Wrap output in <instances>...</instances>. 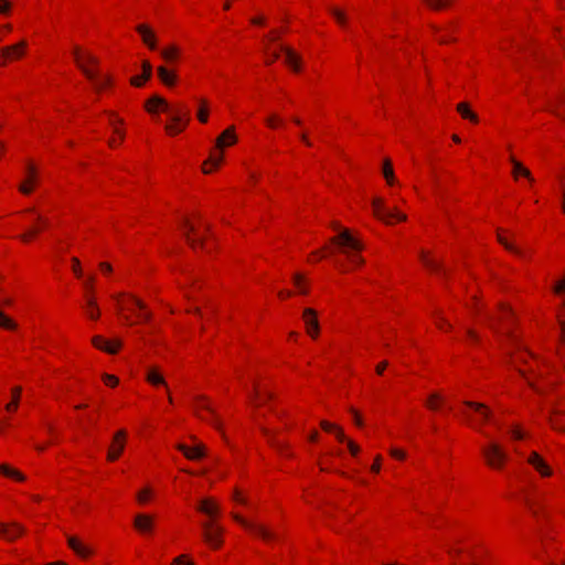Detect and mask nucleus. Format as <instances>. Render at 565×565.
Returning a JSON list of instances; mask_svg holds the SVG:
<instances>
[{"mask_svg": "<svg viewBox=\"0 0 565 565\" xmlns=\"http://www.w3.org/2000/svg\"><path fill=\"white\" fill-rule=\"evenodd\" d=\"M75 62L83 74L93 82L97 92L111 84V78L108 75H103L98 70V58L90 53H82L76 46L73 51Z\"/></svg>", "mask_w": 565, "mask_h": 565, "instance_id": "nucleus-1", "label": "nucleus"}, {"mask_svg": "<svg viewBox=\"0 0 565 565\" xmlns=\"http://www.w3.org/2000/svg\"><path fill=\"white\" fill-rule=\"evenodd\" d=\"M481 452L487 465L494 469H501L509 458L503 447L497 441H490L482 447Z\"/></svg>", "mask_w": 565, "mask_h": 565, "instance_id": "nucleus-2", "label": "nucleus"}, {"mask_svg": "<svg viewBox=\"0 0 565 565\" xmlns=\"http://www.w3.org/2000/svg\"><path fill=\"white\" fill-rule=\"evenodd\" d=\"M374 215L383 222L391 224L393 220L405 221L406 215L397 210H390L385 207L384 201L381 198H375L372 201Z\"/></svg>", "mask_w": 565, "mask_h": 565, "instance_id": "nucleus-3", "label": "nucleus"}, {"mask_svg": "<svg viewBox=\"0 0 565 565\" xmlns=\"http://www.w3.org/2000/svg\"><path fill=\"white\" fill-rule=\"evenodd\" d=\"M223 531V527L213 522L203 523V537L214 548L221 546Z\"/></svg>", "mask_w": 565, "mask_h": 565, "instance_id": "nucleus-4", "label": "nucleus"}, {"mask_svg": "<svg viewBox=\"0 0 565 565\" xmlns=\"http://www.w3.org/2000/svg\"><path fill=\"white\" fill-rule=\"evenodd\" d=\"M331 242L340 245L343 253H347V249H362V244L356 238H354L348 230L341 231L338 236H334L331 239Z\"/></svg>", "mask_w": 565, "mask_h": 565, "instance_id": "nucleus-5", "label": "nucleus"}, {"mask_svg": "<svg viewBox=\"0 0 565 565\" xmlns=\"http://www.w3.org/2000/svg\"><path fill=\"white\" fill-rule=\"evenodd\" d=\"M26 42L20 41L14 45L4 46L0 51V66L4 65L7 61L19 58L24 54Z\"/></svg>", "mask_w": 565, "mask_h": 565, "instance_id": "nucleus-6", "label": "nucleus"}, {"mask_svg": "<svg viewBox=\"0 0 565 565\" xmlns=\"http://www.w3.org/2000/svg\"><path fill=\"white\" fill-rule=\"evenodd\" d=\"M126 430L120 429L114 435L113 444L108 450L107 459L115 461L119 458L125 448Z\"/></svg>", "mask_w": 565, "mask_h": 565, "instance_id": "nucleus-7", "label": "nucleus"}, {"mask_svg": "<svg viewBox=\"0 0 565 565\" xmlns=\"http://www.w3.org/2000/svg\"><path fill=\"white\" fill-rule=\"evenodd\" d=\"M302 319L306 324L308 334L312 338H316L319 333L317 312L311 308H306L302 313Z\"/></svg>", "mask_w": 565, "mask_h": 565, "instance_id": "nucleus-8", "label": "nucleus"}, {"mask_svg": "<svg viewBox=\"0 0 565 565\" xmlns=\"http://www.w3.org/2000/svg\"><path fill=\"white\" fill-rule=\"evenodd\" d=\"M234 520L241 523L243 526H245L247 530L252 531L253 533L262 536L264 540H270L274 537L273 533H270L265 526L248 522L244 520L242 516L234 514Z\"/></svg>", "mask_w": 565, "mask_h": 565, "instance_id": "nucleus-9", "label": "nucleus"}, {"mask_svg": "<svg viewBox=\"0 0 565 565\" xmlns=\"http://www.w3.org/2000/svg\"><path fill=\"white\" fill-rule=\"evenodd\" d=\"M92 342L96 348L104 350L105 352H108L110 354L116 353L117 350L121 347V342L119 340L108 341L104 340L100 335H95L92 339Z\"/></svg>", "mask_w": 565, "mask_h": 565, "instance_id": "nucleus-10", "label": "nucleus"}, {"mask_svg": "<svg viewBox=\"0 0 565 565\" xmlns=\"http://www.w3.org/2000/svg\"><path fill=\"white\" fill-rule=\"evenodd\" d=\"M194 406H195L196 412L199 409L207 411L212 415L211 423L216 428H218V429L221 428V422H220L218 417L216 416L214 408L207 403L205 396H196Z\"/></svg>", "mask_w": 565, "mask_h": 565, "instance_id": "nucleus-11", "label": "nucleus"}, {"mask_svg": "<svg viewBox=\"0 0 565 565\" xmlns=\"http://www.w3.org/2000/svg\"><path fill=\"white\" fill-rule=\"evenodd\" d=\"M137 32L141 35L143 43L150 49H157L156 36L152 30L146 24H139L136 28Z\"/></svg>", "mask_w": 565, "mask_h": 565, "instance_id": "nucleus-12", "label": "nucleus"}, {"mask_svg": "<svg viewBox=\"0 0 565 565\" xmlns=\"http://www.w3.org/2000/svg\"><path fill=\"white\" fill-rule=\"evenodd\" d=\"M178 449L183 452V455L191 460L201 459L205 455L204 446L199 444L193 448H190L183 444L178 445Z\"/></svg>", "mask_w": 565, "mask_h": 565, "instance_id": "nucleus-13", "label": "nucleus"}, {"mask_svg": "<svg viewBox=\"0 0 565 565\" xmlns=\"http://www.w3.org/2000/svg\"><path fill=\"white\" fill-rule=\"evenodd\" d=\"M529 463H531L542 476H551L552 470L546 465V462L540 457L537 452H532L527 459Z\"/></svg>", "mask_w": 565, "mask_h": 565, "instance_id": "nucleus-14", "label": "nucleus"}, {"mask_svg": "<svg viewBox=\"0 0 565 565\" xmlns=\"http://www.w3.org/2000/svg\"><path fill=\"white\" fill-rule=\"evenodd\" d=\"M134 524L138 531L146 533L152 530L153 518L148 514H137Z\"/></svg>", "mask_w": 565, "mask_h": 565, "instance_id": "nucleus-15", "label": "nucleus"}, {"mask_svg": "<svg viewBox=\"0 0 565 565\" xmlns=\"http://www.w3.org/2000/svg\"><path fill=\"white\" fill-rule=\"evenodd\" d=\"M23 533V529L18 524L9 526L8 524L0 523V536L12 541Z\"/></svg>", "mask_w": 565, "mask_h": 565, "instance_id": "nucleus-16", "label": "nucleus"}, {"mask_svg": "<svg viewBox=\"0 0 565 565\" xmlns=\"http://www.w3.org/2000/svg\"><path fill=\"white\" fill-rule=\"evenodd\" d=\"M171 113V120L177 125L183 122L186 126L189 121V110L184 106H178L169 110Z\"/></svg>", "mask_w": 565, "mask_h": 565, "instance_id": "nucleus-17", "label": "nucleus"}, {"mask_svg": "<svg viewBox=\"0 0 565 565\" xmlns=\"http://www.w3.org/2000/svg\"><path fill=\"white\" fill-rule=\"evenodd\" d=\"M198 510L212 519L216 516L220 511L218 507L213 502L212 499L209 498L203 499L200 502Z\"/></svg>", "mask_w": 565, "mask_h": 565, "instance_id": "nucleus-18", "label": "nucleus"}, {"mask_svg": "<svg viewBox=\"0 0 565 565\" xmlns=\"http://www.w3.org/2000/svg\"><path fill=\"white\" fill-rule=\"evenodd\" d=\"M184 226L186 228V233H185V239L186 242L189 243V245L192 247V248H196V247H203L204 246V241L203 238L201 237H192L191 234H194L195 233V227L190 224L189 221H185L184 222Z\"/></svg>", "mask_w": 565, "mask_h": 565, "instance_id": "nucleus-19", "label": "nucleus"}, {"mask_svg": "<svg viewBox=\"0 0 565 565\" xmlns=\"http://www.w3.org/2000/svg\"><path fill=\"white\" fill-rule=\"evenodd\" d=\"M68 546L81 557L86 558L90 555V550L84 546L76 537L70 536L67 539Z\"/></svg>", "mask_w": 565, "mask_h": 565, "instance_id": "nucleus-20", "label": "nucleus"}, {"mask_svg": "<svg viewBox=\"0 0 565 565\" xmlns=\"http://www.w3.org/2000/svg\"><path fill=\"white\" fill-rule=\"evenodd\" d=\"M158 107H162L163 110H166V111L169 110V106H168L167 102L158 95L150 97L146 103V109L149 113H154Z\"/></svg>", "mask_w": 565, "mask_h": 565, "instance_id": "nucleus-21", "label": "nucleus"}, {"mask_svg": "<svg viewBox=\"0 0 565 565\" xmlns=\"http://www.w3.org/2000/svg\"><path fill=\"white\" fill-rule=\"evenodd\" d=\"M236 142V136L234 134V127H230L216 139V147L222 148L225 145H233Z\"/></svg>", "mask_w": 565, "mask_h": 565, "instance_id": "nucleus-22", "label": "nucleus"}, {"mask_svg": "<svg viewBox=\"0 0 565 565\" xmlns=\"http://www.w3.org/2000/svg\"><path fill=\"white\" fill-rule=\"evenodd\" d=\"M548 110L565 120V97H557L551 102Z\"/></svg>", "mask_w": 565, "mask_h": 565, "instance_id": "nucleus-23", "label": "nucleus"}, {"mask_svg": "<svg viewBox=\"0 0 565 565\" xmlns=\"http://www.w3.org/2000/svg\"><path fill=\"white\" fill-rule=\"evenodd\" d=\"M419 256H420V259L424 263V265L427 266L429 269H431L433 271H436L438 274L446 275V270L444 269V267L440 263L428 258L427 255L423 250L420 252Z\"/></svg>", "mask_w": 565, "mask_h": 565, "instance_id": "nucleus-24", "label": "nucleus"}, {"mask_svg": "<svg viewBox=\"0 0 565 565\" xmlns=\"http://www.w3.org/2000/svg\"><path fill=\"white\" fill-rule=\"evenodd\" d=\"M511 162L513 166L512 173H513L514 178H518L519 175H523L526 179H529L530 181H533L530 170L526 169L525 167H523V164L521 162L515 160L513 157H511Z\"/></svg>", "mask_w": 565, "mask_h": 565, "instance_id": "nucleus-25", "label": "nucleus"}, {"mask_svg": "<svg viewBox=\"0 0 565 565\" xmlns=\"http://www.w3.org/2000/svg\"><path fill=\"white\" fill-rule=\"evenodd\" d=\"M281 50L286 55V63L290 65L295 71H299L300 57L289 47L281 46Z\"/></svg>", "mask_w": 565, "mask_h": 565, "instance_id": "nucleus-26", "label": "nucleus"}, {"mask_svg": "<svg viewBox=\"0 0 565 565\" xmlns=\"http://www.w3.org/2000/svg\"><path fill=\"white\" fill-rule=\"evenodd\" d=\"M465 404L468 407H470L473 411H476L477 413H479L481 415V418H483L486 420H489L491 418V413H490V411L487 408V406L484 404L475 403V402H465Z\"/></svg>", "mask_w": 565, "mask_h": 565, "instance_id": "nucleus-27", "label": "nucleus"}, {"mask_svg": "<svg viewBox=\"0 0 565 565\" xmlns=\"http://www.w3.org/2000/svg\"><path fill=\"white\" fill-rule=\"evenodd\" d=\"M0 473L6 477L13 478L18 481L24 480V476L20 471L15 470L14 468H12L6 463L0 465Z\"/></svg>", "mask_w": 565, "mask_h": 565, "instance_id": "nucleus-28", "label": "nucleus"}, {"mask_svg": "<svg viewBox=\"0 0 565 565\" xmlns=\"http://www.w3.org/2000/svg\"><path fill=\"white\" fill-rule=\"evenodd\" d=\"M158 76L161 79V82L167 86H172L175 82V76L170 73L166 67L159 66L157 68Z\"/></svg>", "mask_w": 565, "mask_h": 565, "instance_id": "nucleus-29", "label": "nucleus"}, {"mask_svg": "<svg viewBox=\"0 0 565 565\" xmlns=\"http://www.w3.org/2000/svg\"><path fill=\"white\" fill-rule=\"evenodd\" d=\"M383 175L386 180V182L390 184V185H393L395 183V175H394V170L392 168V163L388 159H385L384 162H383Z\"/></svg>", "mask_w": 565, "mask_h": 565, "instance_id": "nucleus-30", "label": "nucleus"}, {"mask_svg": "<svg viewBox=\"0 0 565 565\" xmlns=\"http://www.w3.org/2000/svg\"><path fill=\"white\" fill-rule=\"evenodd\" d=\"M131 302H132L134 306H136L140 310V312L138 313V317L140 318V320L149 321L150 318H151V313L146 311L145 303L141 300H139L136 297H134V296H131Z\"/></svg>", "mask_w": 565, "mask_h": 565, "instance_id": "nucleus-31", "label": "nucleus"}, {"mask_svg": "<svg viewBox=\"0 0 565 565\" xmlns=\"http://www.w3.org/2000/svg\"><path fill=\"white\" fill-rule=\"evenodd\" d=\"M147 381L152 385H167L163 376L156 369H150L148 371Z\"/></svg>", "mask_w": 565, "mask_h": 565, "instance_id": "nucleus-32", "label": "nucleus"}, {"mask_svg": "<svg viewBox=\"0 0 565 565\" xmlns=\"http://www.w3.org/2000/svg\"><path fill=\"white\" fill-rule=\"evenodd\" d=\"M458 113L466 119H470L473 122L478 121V116L469 109L468 104L460 103L457 105Z\"/></svg>", "mask_w": 565, "mask_h": 565, "instance_id": "nucleus-33", "label": "nucleus"}, {"mask_svg": "<svg viewBox=\"0 0 565 565\" xmlns=\"http://www.w3.org/2000/svg\"><path fill=\"white\" fill-rule=\"evenodd\" d=\"M21 395V387L17 386L12 388V401L6 405V411L14 412L18 408Z\"/></svg>", "mask_w": 565, "mask_h": 565, "instance_id": "nucleus-34", "label": "nucleus"}, {"mask_svg": "<svg viewBox=\"0 0 565 565\" xmlns=\"http://www.w3.org/2000/svg\"><path fill=\"white\" fill-rule=\"evenodd\" d=\"M179 55V49L175 45H171L161 51V56L167 62H173Z\"/></svg>", "mask_w": 565, "mask_h": 565, "instance_id": "nucleus-35", "label": "nucleus"}, {"mask_svg": "<svg viewBox=\"0 0 565 565\" xmlns=\"http://www.w3.org/2000/svg\"><path fill=\"white\" fill-rule=\"evenodd\" d=\"M427 7L433 10H441L451 3L452 0H424Z\"/></svg>", "mask_w": 565, "mask_h": 565, "instance_id": "nucleus-36", "label": "nucleus"}, {"mask_svg": "<svg viewBox=\"0 0 565 565\" xmlns=\"http://www.w3.org/2000/svg\"><path fill=\"white\" fill-rule=\"evenodd\" d=\"M222 153L221 152H212L209 160L204 163L206 166L207 163L213 164L214 167H217L222 161ZM204 173H210V170H207L205 167H203Z\"/></svg>", "mask_w": 565, "mask_h": 565, "instance_id": "nucleus-37", "label": "nucleus"}, {"mask_svg": "<svg viewBox=\"0 0 565 565\" xmlns=\"http://www.w3.org/2000/svg\"><path fill=\"white\" fill-rule=\"evenodd\" d=\"M0 327L7 328V329H15L17 324L8 316H6L2 311H0Z\"/></svg>", "mask_w": 565, "mask_h": 565, "instance_id": "nucleus-38", "label": "nucleus"}, {"mask_svg": "<svg viewBox=\"0 0 565 565\" xmlns=\"http://www.w3.org/2000/svg\"><path fill=\"white\" fill-rule=\"evenodd\" d=\"M441 396L438 394V393H433L429 395L428 399H427V406L430 408V409H437L438 408V403L441 402Z\"/></svg>", "mask_w": 565, "mask_h": 565, "instance_id": "nucleus-39", "label": "nucleus"}, {"mask_svg": "<svg viewBox=\"0 0 565 565\" xmlns=\"http://www.w3.org/2000/svg\"><path fill=\"white\" fill-rule=\"evenodd\" d=\"M207 107H206V102L205 100H202L201 102V105L199 107V110H198V118L201 122H206L207 121Z\"/></svg>", "mask_w": 565, "mask_h": 565, "instance_id": "nucleus-40", "label": "nucleus"}, {"mask_svg": "<svg viewBox=\"0 0 565 565\" xmlns=\"http://www.w3.org/2000/svg\"><path fill=\"white\" fill-rule=\"evenodd\" d=\"M40 228L39 227H31L25 233L21 234L19 237L22 242H29L31 238H33L38 233Z\"/></svg>", "mask_w": 565, "mask_h": 565, "instance_id": "nucleus-41", "label": "nucleus"}, {"mask_svg": "<svg viewBox=\"0 0 565 565\" xmlns=\"http://www.w3.org/2000/svg\"><path fill=\"white\" fill-rule=\"evenodd\" d=\"M498 241L510 252H513L515 253L516 255H520L522 256V252L514 247L512 244H510L504 237H502L501 235H498Z\"/></svg>", "mask_w": 565, "mask_h": 565, "instance_id": "nucleus-42", "label": "nucleus"}, {"mask_svg": "<svg viewBox=\"0 0 565 565\" xmlns=\"http://www.w3.org/2000/svg\"><path fill=\"white\" fill-rule=\"evenodd\" d=\"M151 490L146 488L137 493V500L139 503L145 504L149 500Z\"/></svg>", "mask_w": 565, "mask_h": 565, "instance_id": "nucleus-43", "label": "nucleus"}, {"mask_svg": "<svg viewBox=\"0 0 565 565\" xmlns=\"http://www.w3.org/2000/svg\"><path fill=\"white\" fill-rule=\"evenodd\" d=\"M152 75V66L148 61L142 63V76L143 81H148Z\"/></svg>", "mask_w": 565, "mask_h": 565, "instance_id": "nucleus-44", "label": "nucleus"}, {"mask_svg": "<svg viewBox=\"0 0 565 565\" xmlns=\"http://www.w3.org/2000/svg\"><path fill=\"white\" fill-rule=\"evenodd\" d=\"M85 311H86V315L93 319V320H96L99 318V309L97 306H94V307H85Z\"/></svg>", "mask_w": 565, "mask_h": 565, "instance_id": "nucleus-45", "label": "nucleus"}, {"mask_svg": "<svg viewBox=\"0 0 565 565\" xmlns=\"http://www.w3.org/2000/svg\"><path fill=\"white\" fill-rule=\"evenodd\" d=\"M25 181L30 184H34L36 182L35 170L32 164L28 166V177Z\"/></svg>", "mask_w": 565, "mask_h": 565, "instance_id": "nucleus-46", "label": "nucleus"}, {"mask_svg": "<svg viewBox=\"0 0 565 565\" xmlns=\"http://www.w3.org/2000/svg\"><path fill=\"white\" fill-rule=\"evenodd\" d=\"M26 212H28V213H32V214H34V215H35V221H36L40 225H42L43 227H45V226H47V225H49V221H47V218H45V217L41 216L40 214H36V213H35V211H34V209H28V210H26Z\"/></svg>", "mask_w": 565, "mask_h": 565, "instance_id": "nucleus-47", "label": "nucleus"}, {"mask_svg": "<svg viewBox=\"0 0 565 565\" xmlns=\"http://www.w3.org/2000/svg\"><path fill=\"white\" fill-rule=\"evenodd\" d=\"M294 282L298 287L300 294H307V289L302 286V276L300 274H296L294 276Z\"/></svg>", "mask_w": 565, "mask_h": 565, "instance_id": "nucleus-48", "label": "nucleus"}, {"mask_svg": "<svg viewBox=\"0 0 565 565\" xmlns=\"http://www.w3.org/2000/svg\"><path fill=\"white\" fill-rule=\"evenodd\" d=\"M72 264H73V271L74 274L77 276V277H82L83 276V271H82V268H81V263L78 260V258L76 257H73L72 258Z\"/></svg>", "mask_w": 565, "mask_h": 565, "instance_id": "nucleus-49", "label": "nucleus"}, {"mask_svg": "<svg viewBox=\"0 0 565 565\" xmlns=\"http://www.w3.org/2000/svg\"><path fill=\"white\" fill-rule=\"evenodd\" d=\"M172 565H193L191 561H188L185 555H180L172 562Z\"/></svg>", "mask_w": 565, "mask_h": 565, "instance_id": "nucleus-50", "label": "nucleus"}, {"mask_svg": "<svg viewBox=\"0 0 565 565\" xmlns=\"http://www.w3.org/2000/svg\"><path fill=\"white\" fill-rule=\"evenodd\" d=\"M103 380L107 385L110 386H116L118 384V379L114 375L105 374L103 376Z\"/></svg>", "mask_w": 565, "mask_h": 565, "instance_id": "nucleus-51", "label": "nucleus"}, {"mask_svg": "<svg viewBox=\"0 0 565 565\" xmlns=\"http://www.w3.org/2000/svg\"><path fill=\"white\" fill-rule=\"evenodd\" d=\"M320 425L323 430L329 431V433L334 431L338 428V426H335L334 424H331L327 420H322Z\"/></svg>", "mask_w": 565, "mask_h": 565, "instance_id": "nucleus-52", "label": "nucleus"}, {"mask_svg": "<svg viewBox=\"0 0 565 565\" xmlns=\"http://www.w3.org/2000/svg\"><path fill=\"white\" fill-rule=\"evenodd\" d=\"M19 190L23 194H30L32 192V184H30L26 181H24L23 183L20 184Z\"/></svg>", "mask_w": 565, "mask_h": 565, "instance_id": "nucleus-53", "label": "nucleus"}, {"mask_svg": "<svg viewBox=\"0 0 565 565\" xmlns=\"http://www.w3.org/2000/svg\"><path fill=\"white\" fill-rule=\"evenodd\" d=\"M331 12L335 17V19L338 20V22L340 24H344L345 18H344V14L340 10L332 9Z\"/></svg>", "mask_w": 565, "mask_h": 565, "instance_id": "nucleus-54", "label": "nucleus"}, {"mask_svg": "<svg viewBox=\"0 0 565 565\" xmlns=\"http://www.w3.org/2000/svg\"><path fill=\"white\" fill-rule=\"evenodd\" d=\"M183 127L184 126L178 128L175 125H167L166 130L170 135H175V134H179L180 131H182Z\"/></svg>", "mask_w": 565, "mask_h": 565, "instance_id": "nucleus-55", "label": "nucleus"}, {"mask_svg": "<svg viewBox=\"0 0 565 565\" xmlns=\"http://www.w3.org/2000/svg\"><path fill=\"white\" fill-rule=\"evenodd\" d=\"M278 122H280V119L277 116H270L266 119V124L270 128H275L278 125Z\"/></svg>", "mask_w": 565, "mask_h": 565, "instance_id": "nucleus-56", "label": "nucleus"}, {"mask_svg": "<svg viewBox=\"0 0 565 565\" xmlns=\"http://www.w3.org/2000/svg\"><path fill=\"white\" fill-rule=\"evenodd\" d=\"M347 444H348V448H349L350 452H351L353 456H355V455H358V454H359L360 448H359V446H358V445H355L352 440H348V441H347Z\"/></svg>", "mask_w": 565, "mask_h": 565, "instance_id": "nucleus-57", "label": "nucleus"}, {"mask_svg": "<svg viewBox=\"0 0 565 565\" xmlns=\"http://www.w3.org/2000/svg\"><path fill=\"white\" fill-rule=\"evenodd\" d=\"M130 82H131V84H132L134 86L140 87V86H142V85H143V83H145L146 81H143V76L141 75V76H135V77H132V78L130 79Z\"/></svg>", "mask_w": 565, "mask_h": 565, "instance_id": "nucleus-58", "label": "nucleus"}, {"mask_svg": "<svg viewBox=\"0 0 565 565\" xmlns=\"http://www.w3.org/2000/svg\"><path fill=\"white\" fill-rule=\"evenodd\" d=\"M351 413L353 415V418H354V423L358 425V426H362L363 422H362V418L361 416L359 415V413L355 411V409H351Z\"/></svg>", "mask_w": 565, "mask_h": 565, "instance_id": "nucleus-59", "label": "nucleus"}, {"mask_svg": "<svg viewBox=\"0 0 565 565\" xmlns=\"http://www.w3.org/2000/svg\"><path fill=\"white\" fill-rule=\"evenodd\" d=\"M565 290V280H562V281H558L555 286H554V291L556 294H561Z\"/></svg>", "mask_w": 565, "mask_h": 565, "instance_id": "nucleus-60", "label": "nucleus"}, {"mask_svg": "<svg viewBox=\"0 0 565 565\" xmlns=\"http://www.w3.org/2000/svg\"><path fill=\"white\" fill-rule=\"evenodd\" d=\"M391 455L397 459H404L405 458V452L402 451V450H398V449H392L391 450Z\"/></svg>", "mask_w": 565, "mask_h": 565, "instance_id": "nucleus-61", "label": "nucleus"}, {"mask_svg": "<svg viewBox=\"0 0 565 565\" xmlns=\"http://www.w3.org/2000/svg\"><path fill=\"white\" fill-rule=\"evenodd\" d=\"M99 267H100V269H102L104 273H106V274H109V273H111V270H113V268H111L110 264H108V263H100V264H99Z\"/></svg>", "mask_w": 565, "mask_h": 565, "instance_id": "nucleus-62", "label": "nucleus"}, {"mask_svg": "<svg viewBox=\"0 0 565 565\" xmlns=\"http://www.w3.org/2000/svg\"><path fill=\"white\" fill-rule=\"evenodd\" d=\"M511 434L514 439H522L524 437L523 433L516 428L512 429Z\"/></svg>", "mask_w": 565, "mask_h": 565, "instance_id": "nucleus-63", "label": "nucleus"}, {"mask_svg": "<svg viewBox=\"0 0 565 565\" xmlns=\"http://www.w3.org/2000/svg\"><path fill=\"white\" fill-rule=\"evenodd\" d=\"M559 326H561V337H562V340L565 342V320H559Z\"/></svg>", "mask_w": 565, "mask_h": 565, "instance_id": "nucleus-64", "label": "nucleus"}]
</instances>
